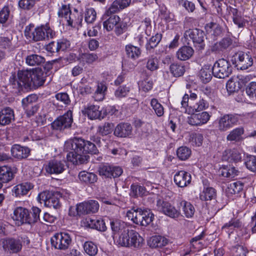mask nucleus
<instances>
[{"instance_id":"obj_36","label":"nucleus","mask_w":256,"mask_h":256,"mask_svg":"<svg viewBox=\"0 0 256 256\" xmlns=\"http://www.w3.org/2000/svg\"><path fill=\"white\" fill-rule=\"evenodd\" d=\"M78 178L80 182L86 184H94L98 179L96 174L86 171L80 172L78 174Z\"/></svg>"},{"instance_id":"obj_37","label":"nucleus","mask_w":256,"mask_h":256,"mask_svg":"<svg viewBox=\"0 0 256 256\" xmlns=\"http://www.w3.org/2000/svg\"><path fill=\"white\" fill-rule=\"evenodd\" d=\"M232 44V40L230 38H222L218 42L215 44L212 48V52H220L228 48Z\"/></svg>"},{"instance_id":"obj_19","label":"nucleus","mask_w":256,"mask_h":256,"mask_svg":"<svg viewBox=\"0 0 256 256\" xmlns=\"http://www.w3.org/2000/svg\"><path fill=\"white\" fill-rule=\"evenodd\" d=\"M211 115L207 112L192 114L188 118V122L192 126H202L206 124L210 120Z\"/></svg>"},{"instance_id":"obj_39","label":"nucleus","mask_w":256,"mask_h":256,"mask_svg":"<svg viewBox=\"0 0 256 256\" xmlns=\"http://www.w3.org/2000/svg\"><path fill=\"white\" fill-rule=\"evenodd\" d=\"M14 174L10 168L6 166H0V180L2 182H8L13 178Z\"/></svg>"},{"instance_id":"obj_44","label":"nucleus","mask_w":256,"mask_h":256,"mask_svg":"<svg viewBox=\"0 0 256 256\" xmlns=\"http://www.w3.org/2000/svg\"><path fill=\"white\" fill-rule=\"evenodd\" d=\"M243 187V184L240 181L232 182L228 186L226 193L228 195L238 194L242 190Z\"/></svg>"},{"instance_id":"obj_56","label":"nucleus","mask_w":256,"mask_h":256,"mask_svg":"<svg viewBox=\"0 0 256 256\" xmlns=\"http://www.w3.org/2000/svg\"><path fill=\"white\" fill-rule=\"evenodd\" d=\"M150 105L158 116H161L164 114V108L162 106L156 98H152L150 101Z\"/></svg>"},{"instance_id":"obj_11","label":"nucleus","mask_w":256,"mask_h":256,"mask_svg":"<svg viewBox=\"0 0 256 256\" xmlns=\"http://www.w3.org/2000/svg\"><path fill=\"white\" fill-rule=\"evenodd\" d=\"M205 34L200 29H190L184 33V37L188 40H192L194 46L198 50H202L205 46Z\"/></svg>"},{"instance_id":"obj_16","label":"nucleus","mask_w":256,"mask_h":256,"mask_svg":"<svg viewBox=\"0 0 256 256\" xmlns=\"http://www.w3.org/2000/svg\"><path fill=\"white\" fill-rule=\"evenodd\" d=\"M65 161L56 158L50 160L44 166L46 172L50 174H58L66 169Z\"/></svg>"},{"instance_id":"obj_59","label":"nucleus","mask_w":256,"mask_h":256,"mask_svg":"<svg viewBox=\"0 0 256 256\" xmlns=\"http://www.w3.org/2000/svg\"><path fill=\"white\" fill-rule=\"evenodd\" d=\"M96 13L94 9L90 8H86L85 12L84 20L88 24H92L95 21Z\"/></svg>"},{"instance_id":"obj_45","label":"nucleus","mask_w":256,"mask_h":256,"mask_svg":"<svg viewBox=\"0 0 256 256\" xmlns=\"http://www.w3.org/2000/svg\"><path fill=\"white\" fill-rule=\"evenodd\" d=\"M106 90L107 87L105 84L102 82L98 83L97 86L96 90L94 95V98L95 100H102L104 98Z\"/></svg>"},{"instance_id":"obj_55","label":"nucleus","mask_w":256,"mask_h":256,"mask_svg":"<svg viewBox=\"0 0 256 256\" xmlns=\"http://www.w3.org/2000/svg\"><path fill=\"white\" fill-rule=\"evenodd\" d=\"M146 192L144 187L138 184H132L130 186V194L132 196L136 197L142 196Z\"/></svg>"},{"instance_id":"obj_57","label":"nucleus","mask_w":256,"mask_h":256,"mask_svg":"<svg viewBox=\"0 0 256 256\" xmlns=\"http://www.w3.org/2000/svg\"><path fill=\"white\" fill-rule=\"evenodd\" d=\"M32 210V212H30L28 220V224H30L40 220V214L41 212V210L37 207H33Z\"/></svg>"},{"instance_id":"obj_15","label":"nucleus","mask_w":256,"mask_h":256,"mask_svg":"<svg viewBox=\"0 0 256 256\" xmlns=\"http://www.w3.org/2000/svg\"><path fill=\"white\" fill-rule=\"evenodd\" d=\"M99 207L98 201L90 200L78 204L76 210L79 215L94 214L98 211Z\"/></svg>"},{"instance_id":"obj_25","label":"nucleus","mask_w":256,"mask_h":256,"mask_svg":"<svg viewBox=\"0 0 256 256\" xmlns=\"http://www.w3.org/2000/svg\"><path fill=\"white\" fill-rule=\"evenodd\" d=\"M242 158V153L236 148L226 149L222 156V160L230 162H240Z\"/></svg>"},{"instance_id":"obj_41","label":"nucleus","mask_w":256,"mask_h":256,"mask_svg":"<svg viewBox=\"0 0 256 256\" xmlns=\"http://www.w3.org/2000/svg\"><path fill=\"white\" fill-rule=\"evenodd\" d=\"M27 64L30 66H38L45 62V58L40 56L36 54H30L26 58Z\"/></svg>"},{"instance_id":"obj_52","label":"nucleus","mask_w":256,"mask_h":256,"mask_svg":"<svg viewBox=\"0 0 256 256\" xmlns=\"http://www.w3.org/2000/svg\"><path fill=\"white\" fill-rule=\"evenodd\" d=\"M242 226V222L238 218H232L228 222L226 223L222 227V229L228 232L227 230H233L234 228H239Z\"/></svg>"},{"instance_id":"obj_46","label":"nucleus","mask_w":256,"mask_h":256,"mask_svg":"<svg viewBox=\"0 0 256 256\" xmlns=\"http://www.w3.org/2000/svg\"><path fill=\"white\" fill-rule=\"evenodd\" d=\"M114 124L112 123L105 122L98 127L97 132L102 136H108L114 130Z\"/></svg>"},{"instance_id":"obj_49","label":"nucleus","mask_w":256,"mask_h":256,"mask_svg":"<svg viewBox=\"0 0 256 256\" xmlns=\"http://www.w3.org/2000/svg\"><path fill=\"white\" fill-rule=\"evenodd\" d=\"M240 172L234 166H224L221 170V175L225 178H232L238 176Z\"/></svg>"},{"instance_id":"obj_62","label":"nucleus","mask_w":256,"mask_h":256,"mask_svg":"<svg viewBox=\"0 0 256 256\" xmlns=\"http://www.w3.org/2000/svg\"><path fill=\"white\" fill-rule=\"evenodd\" d=\"M72 10L69 4H63L60 7L58 14L59 17L64 18L66 20L68 17L69 14Z\"/></svg>"},{"instance_id":"obj_32","label":"nucleus","mask_w":256,"mask_h":256,"mask_svg":"<svg viewBox=\"0 0 256 256\" xmlns=\"http://www.w3.org/2000/svg\"><path fill=\"white\" fill-rule=\"evenodd\" d=\"M217 196L216 190L211 186H204L200 193V198L202 201L216 200Z\"/></svg>"},{"instance_id":"obj_4","label":"nucleus","mask_w":256,"mask_h":256,"mask_svg":"<svg viewBox=\"0 0 256 256\" xmlns=\"http://www.w3.org/2000/svg\"><path fill=\"white\" fill-rule=\"evenodd\" d=\"M126 217L136 224L146 226L154 219V214L150 210L133 208L126 212Z\"/></svg>"},{"instance_id":"obj_31","label":"nucleus","mask_w":256,"mask_h":256,"mask_svg":"<svg viewBox=\"0 0 256 256\" xmlns=\"http://www.w3.org/2000/svg\"><path fill=\"white\" fill-rule=\"evenodd\" d=\"M14 118V110L7 107L0 111V124L6 126L10 124Z\"/></svg>"},{"instance_id":"obj_43","label":"nucleus","mask_w":256,"mask_h":256,"mask_svg":"<svg viewBox=\"0 0 256 256\" xmlns=\"http://www.w3.org/2000/svg\"><path fill=\"white\" fill-rule=\"evenodd\" d=\"M160 60L156 56H150L147 58L146 68L150 72L157 70L160 67Z\"/></svg>"},{"instance_id":"obj_22","label":"nucleus","mask_w":256,"mask_h":256,"mask_svg":"<svg viewBox=\"0 0 256 256\" xmlns=\"http://www.w3.org/2000/svg\"><path fill=\"white\" fill-rule=\"evenodd\" d=\"M176 206L180 210L182 209L183 214L186 218H192L195 212L194 206L189 202L178 197L176 200Z\"/></svg>"},{"instance_id":"obj_8","label":"nucleus","mask_w":256,"mask_h":256,"mask_svg":"<svg viewBox=\"0 0 256 256\" xmlns=\"http://www.w3.org/2000/svg\"><path fill=\"white\" fill-rule=\"evenodd\" d=\"M50 242L52 246L55 249L66 250L72 243V238L67 232H56L51 237Z\"/></svg>"},{"instance_id":"obj_9","label":"nucleus","mask_w":256,"mask_h":256,"mask_svg":"<svg viewBox=\"0 0 256 256\" xmlns=\"http://www.w3.org/2000/svg\"><path fill=\"white\" fill-rule=\"evenodd\" d=\"M232 68L228 60L221 58L217 60L212 68V74L214 77L224 78L232 72Z\"/></svg>"},{"instance_id":"obj_17","label":"nucleus","mask_w":256,"mask_h":256,"mask_svg":"<svg viewBox=\"0 0 256 256\" xmlns=\"http://www.w3.org/2000/svg\"><path fill=\"white\" fill-rule=\"evenodd\" d=\"M29 214L30 211L28 209L18 206L14 209L12 218L16 224L20 226L23 224H28Z\"/></svg>"},{"instance_id":"obj_1","label":"nucleus","mask_w":256,"mask_h":256,"mask_svg":"<svg viewBox=\"0 0 256 256\" xmlns=\"http://www.w3.org/2000/svg\"><path fill=\"white\" fill-rule=\"evenodd\" d=\"M115 244L118 246L140 248L142 246L144 239L136 230L132 229L126 222L116 220L110 222Z\"/></svg>"},{"instance_id":"obj_50","label":"nucleus","mask_w":256,"mask_h":256,"mask_svg":"<svg viewBox=\"0 0 256 256\" xmlns=\"http://www.w3.org/2000/svg\"><path fill=\"white\" fill-rule=\"evenodd\" d=\"M12 37L0 36V48L8 50L9 51L13 50L14 46L12 44Z\"/></svg>"},{"instance_id":"obj_34","label":"nucleus","mask_w":256,"mask_h":256,"mask_svg":"<svg viewBox=\"0 0 256 256\" xmlns=\"http://www.w3.org/2000/svg\"><path fill=\"white\" fill-rule=\"evenodd\" d=\"M194 50L190 46H182L176 52V58L180 60H186L190 59L193 55Z\"/></svg>"},{"instance_id":"obj_40","label":"nucleus","mask_w":256,"mask_h":256,"mask_svg":"<svg viewBox=\"0 0 256 256\" xmlns=\"http://www.w3.org/2000/svg\"><path fill=\"white\" fill-rule=\"evenodd\" d=\"M244 132V129L242 127L236 128L232 130L226 136V140L228 141L238 142L242 140Z\"/></svg>"},{"instance_id":"obj_38","label":"nucleus","mask_w":256,"mask_h":256,"mask_svg":"<svg viewBox=\"0 0 256 256\" xmlns=\"http://www.w3.org/2000/svg\"><path fill=\"white\" fill-rule=\"evenodd\" d=\"M125 50L128 57L134 60L138 58L141 54L140 48L132 44L126 45Z\"/></svg>"},{"instance_id":"obj_35","label":"nucleus","mask_w":256,"mask_h":256,"mask_svg":"<svg viewBox=\"0 0 256 256\" xmlns=\"http://www.w3.org/2000/svg\"><path fill=\"white\" fill-rule=\"evenodd\" d=\"M168 242V239L160 236H152L148 242L150 246L152 248H161L166 246Z\"/></svg>"},{"instance_id":"obj_33","label":"nucleus","mask_w":256,"mask_h":256,"mask_svg":"<svg viewBox=\"0 0 256 256\" xmlns=\"http://www.w3.org/2000/svg\"><path fill=\"white\" fill-rule=\"evenodd\" d=\"M86 221L88 226L91 228L102 232H104L106 229L105 222L101 218H88L86 219Z\"/></svg>"},{"instance_id":"obj_51","label":"nucleus","mask_w":256,"mask_h":256,"mask_svg":"<svg viewBox=\"0 0 256 256\" xmlns=\"http://www.w3.org/2000/svg\"><path fill=\"white\" fill-rule=\"evenodd\" d=\"M190 155V149L186 146H180L176 150V156L178 159L181 160H187Z\"/></svg>"},{"instance_id":"obj_13","label":"nucleus","mask_w":256,"mask_h":256,"mask_svg":"<svg viewBox=\"0 0 256 256\" xmlns=\"http://www.w3.org/2000/svg\"><path fill=\"white\" fill-rule=\"evenodd\" d=\"M217 128L220 132H226L236 125L238 121L236 116L224 114L217 120Z\"/></svg>"},{"instance_id":"obj_6","label":"nucleus","mask_w":256,"mask_h":256,"mask_svg":"<svg viewBox=\"0 0 256 256\" xmlns=\"http://www.w3.org/2000/svg\"><path fill=\"white\" fill-rule=\"evenodd\" d=\"M30 242L28 238L26 236L15 238H7L2 242V247L5 252L10 254H16L20 252L22 245H28Z\"/></svg>"},{"instance_id":"obj_61","label":"nucleus","mask_w":256,"mask_h":256,"mask_svg":"<svg viewBox=\"0 0 256 256\" xmlns=\"http://www.w3.org/2000/svg\"><path fill=\"white\" fill-rule=\"evenodd\" d=\"M209 106L208 102L204 98H200L192 108V110L194 112H200L207 109Z\"/></svg>"},{"instance_id":"obj_23","label":"nucleus","mask_w":256,"mask_h":256,"mask_svg":"<svg viewBox=\"0 0 256 256\" xmlns=\"http://www.w3.org/2000/svg\"><path fill=\"white\" fill-rule=\"evenodd\" d=\"M174 182L175 184L180 188L188 186L191 182V174L184 170L177 172L174 176Z\"/></svg>"},{"instance_id":"obj_26","label":"nucleus","mask_w":256,"mask_h":256,"mask_svg":"<svg viewBox=\"0 0 256 256\" xmlns=\"http://www.w3.org/2000/svg\"><path fill=\"white\" fill-rule=\"evenodd\" d=\"M102 18L104 20L103 22V26L104 29L108 32L112 30L114 28H116V24L120 20V18L114 14H110L106 16V12L102 16Z\"/></svg>"},{"instance_id":"obj_58","label":"nucleus","mask_w":256,"mask_h":256,"mask_svg":"<svg viewBox=\"0 0 256 256\" xmlns=\"http://www.w3.org/2000/svg\"><path fill=\"white\" fill-rule=\"evenodd\" d=\"M246 168L252 172H256V156L250 155L244 162Z\"/></svg>"},{"instance_id":"obj_60","label":"nucleus","mask_w":256,"mask_h":256,"mask_svg":"<svg viewBox=\"0 0 256 256\" xmlns=\"http://www.w3.org/2000/svg\"><path fill=\"white\" fill-rule=\"evenodd\" d=\"M212 69L202 68L200 71V78L202 82L206 84L209 82L212 76Z\"/></svg>"},{"instance_id":"obj_29","label":"nucleus","mask_w":256,"mask_h":256,"mask_svg":"<svg viewBox=\"0 0 256 256\" xmlns=\"http://www.w3.org/2000/svg\"><path fill=\"white\" fill-rule=\"evenodd\" d=\"M12 156L18 160L26 158L30 154V149L25 146H22L20 144H14L11 148Z\"/></svg>"},{"instance_id":"obj_18","label":"nucleus","mask_w":256,"mask_h":256,"mask_svg":"<svg viewBox=\"0 0 256 256\" xmlns=\"http://www.w3.org/2000/svg\"><path fill=\"white\" fill-rule=\"evenodd\" d=\"M99 174L106 178H117L122 173V170L120 166H113L108 164L101 166L98 170Z\"/></svg>"},{"instance_id":"obj_20","label":"nucleus","mask_w":256,"mask_h":256,"mask_svg":"<svg viewBox=\"0 0 256 256\" xmlns=\"http://www.w3.org/2000/svg\"><path fill=\"white\" fill-rule=\"evenodd\" d=\"M31 88H37L42 86L46 80V76L44 72L39 68L30 70Z\"/></svg>"},{"instance_id":"obj_14","label":"nucleus","mask_w":256,"mask_h":256,"mask_svg":"<svg viewBox=\"0 0 256 256\" xmlns=\"http://www.w3.org/2000/svg\"><path fill=\"white\" fill-rule=\"evenodd\" d=\"M156 206L158 211L171 218H178L180 214V210L168 202L158 200Z\"/></svg>"},{"instance_id":"obj_5","label":"nucleus","mask_w":256,"mask_h":256,"mask_svg":"<svg viewBox=\"0 0 256 256\" xmlns=\"http://www.w3.org/2000/svg\"><path fill=\"white\" fill-rule=\"evenodd\" d=\"M30 70H18L17 74L12 72L9 78L10 84L18 90L31 89Z\"/></svg>"},{"instance_id":"obj_2","label":"nucleus","mask_w":256,"mask_h":256,"mask_svg":"<svg viewBox=\"0 0 256 256\" xmlns=\"http://www.w3.org/2000/svg\"><path fill=\"white\" fill-rule=\"evenodd\" d=\"M64 150L67 152L72 150L67 154L66 158L74 164H82L87 161L88 156L85 154H96L98 152L94 143L77 137L66 140L64 144Z\"/></svg>"},{"instance_id":"obj_3","label":"nucleus","mask_w":256,"mask_h":256,"mask_svg":"<svg viewBox=\"0 0 256 256\" xmlns=\"http://www.w3.org/2000/svg\"><path fill=\"white\" fill-rule=\"evenodd\" d=\"M56 34L55 31L48 23L36 26L32 31L30 26H26L24 30L25 36L32 38L34 42L54 38Z\"/></svg>"},{"instance_id":"obj_12","label":"nucleus","mask_w":256,"mask_h":256,"mask_svg":"<svg viewBox=\"0 0 256 256\" xmlns=\"http://www.w3.org/2000/svg\"><path fill=\"white\" fill-rule=\"evenodd\" d=\"M72 122V112L71 110H68L55 120L51 124V126L54 130L62 131L70 128Z\"/></svg>"},{"instance_id":"obj_63","label":"nucleus","mask_w":256,"mask_h":256,"mask_svg":"<svg viewBox=\"0 0 256 256\" xmlns=\"http://www.w3.org/2000/svg\"><path fill=\"white\" fill-rule=\"evenodd\" d=\"M160 16L162 18L164 19L166 22H172L173 19V15L171 14L165 6L160 8Z\"/></svg>"},{"instance_id":"obj_53","label":"nucleus","mask_w":256,"mask_h":256,"mask_svg":"<svg viewBox=\"0 0 256 256\" xmlns=\"http://www.w3.org/2000/svg\"><path fill=\"white\" fill-rule=\"evenodd\" d=\"M170 72L176 77L182 76L185 72L184 66L178 63H174L170 64Z\"/></svg>"},{"instance_id":"obj_7","label":"nucleus","mask_w":256,"mask_h":256,"mask_svg":"<svg viewBox=\"0 0 256 256\" xmlns=\"http://www.w3.org/2000/svg\"><path fill=\"white\" fill-rule=\"evenodd\" d=\"M230 61L238 70H245L252 66L254 60L252 56L242 51L235 52L231 57Z\"/></svg>"},{"instance_id":"obj_21","label":"nucleus","mask_w":256,"mask_h":256,"mask_svg":"<svg viewBox=\"0 0 256 256\" xmlns=\"http://www.w3.org/2000/svg\"><path fill=\"white\" fill-rule=\"evenodd\" d=\"M132 134V127L128 122H120L116 125L114 130V134L118 138H129Z\"/></svg>"},{"instance_id":"obj_30","label":"nucleus","mask_w":256,"mask_h":256,"mask_svg":"<svg viewBox=\"0 0 256 256\" xmlns=\"http://www.w3.org/2000/svg\"><path fill=\"white\" fill-rule=\"evenodd\" d=\"M34 187L32 184L28 182H23L14 186L12 190L13 195L20 197L28 194Z\"/></svg>"},{"instance_id":"obj_47","label":"nucleus","mask_w":256,"mask_h":256,"mask_svg":"<svg viewBox=\"0 0 256 256\" xmlns=\"http://www.w3.org/2000/svg\"><path fill=\"white\" fill-rule=\"evenodd\" d=\"M98 59V56L95 53H83L80 55L79 60L83 64H92Z\"/></svg>"},{"instance_id":"obj_24","label":"nucleus","mask_w":256,"mask_h":256,"mask_svg":"<svg viewBox=\"0 0 256 256\" xmlns=\"http://www.w3.org/2000/svg\"><path fill=\"white\" fill-rule=\"evenodd\" d=\"M83 114L86 116L90 120L103 118L100 106L94 104H88L82 110Z\"/></svg>"},{"instance_id":"obj_27","label":"nucleus","mask_w":256,"mask_h":256,"mask_svg":"<svg viewBox=\"0 0 256 256\" xmlns=\"http://www.w3.org/2000/svg\"><path fill=\"white\" fill-rule=\"evenodd\" d=\"M131 0H115L106 10V16L114 14L128 6Z\"/></svg>"},{"instance_id":"obj_54","label":"nucleus","mask_w":256,"mask_h":256,"mask_svg":"<svg viewBox=\"0 0 256 256\" xmlns=\"http://www.w3.org/2000/svg\"><path fill=\"white\" fill-rule=\"evenodd\" d=\"M38 100V96L36 94H30L24 98L22 100V108L36 104Z\"/></svg>"},{"instance_id":"obj_28","label":"nucleus","mask_w":256,"mask_h":256,"mask_svg":"<svg viewBox=\"0 0 256 256\" xmlns=\"http://www.w3.org/2000/svg\"><path fill=\"white\" fill-rule=\"evenodd\" d=\"M82 18V12L77 8H74V10L69 14L68 17L66 20V24L72 27H75L81 24Z\"/></svg>"},{"instance_id":"obj_48","label":"nucleus","mask_w":256,"mask_h":256,"mask_svg":"<svg viewBox=\"0 0 256 256\" xmlns=\"http://www.w3.org/2000/svg\"><path fill=\"white\" fill-rule=\"evenodd\" d=\"M162 38V34L157 33L150 38L146 45V50L150 51L157 46Z\"/></svg>"},{"instance_id":"obj_10","label":"nucleus","mask_w":256,"mask_h":256,"mask_svg":"<svg viewBox=\"0 0 256 256\" xmlns=\"http://www.w3.org/2000/svg\"><path fill=\"white\" fill-rule=\"evenodd\" d=\"M59 198L56 192H52L44 191L38 194L37 199L40 203H44L48 208L58 209L60 207Z\"/></svg>"},{"instance_id":"obj_64","label":"nucleus","mask_w":256,"mask_h":256,"mask_svg":"<svg viewBox=\"0 0 256 256\" xmlns=\"http://www.w3.org/2000/svg\"><path fill=\"white\" fill-rule=\"evenodd\" d=\"M203 135L199 133H192L190 136V140L192 145L200 146L202 144Z\"/></svg>"},{"instance_id":"obj_42","label":"nucleus","mask_w":256,"mask_h":256,"mask_svg":"<svg viewBox=\"0 0 256 256\" xmlns=\"http://www.w3.org/2000/svg\"><path fill=\"white\" fill-rule=\"evenodd\" d=\"M84 252L89 256H96L98 252L97 245L92 241H86L83 244Z\"/></svg>"}]
</instances>
